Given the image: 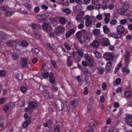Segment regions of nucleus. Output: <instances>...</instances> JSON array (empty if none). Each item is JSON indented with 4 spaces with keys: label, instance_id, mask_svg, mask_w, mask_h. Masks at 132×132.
<instances>
[{
    "label": "nucleus",
    "instance_id": "nucleus-1",
    "mask_svg": "<svg viewBox=\"0 0 132 132\" xmlns=\"http://www.w3.org/2000/svg\"><path fill=\"white\" fill-rule=\"evenodd\" d=\"M56 108L58 111H61L64 110L65 111H69V109L68 106H65L63 102L61 101H59L56 104Z\"/></svg>",
    "mask_w": 132,
    "mask_h": 132
},
{
    "label": "nucleus",
    "instance_id": "nucleus-2",
    "mask_svg": "<svg viewBox=\"0 0 132 132\" xmlns=\"http://www.w3.org/2000/svg\"><path fill=\"white\" fill-rule=\"evenodd\" d=\"M118 12L120 14H123L125 15H127L129 14V17L130 18L129 20L130 21H132V12L129 14L130 11L128 9L125 7L119 9L118 10Z\"/></svg>",
    "mask_w": 132,
    "mask_h": 132
},
{
    "label": "nucleus",
    "instance_id": "nucleus-3",
    "mask_svg": "<svg viewBox=\"0 0 132 132\" xmlns=\"http://www.w3.org/2000/svg\"><path fill=\"white\" fill-rule=\"evenodd\" d=\"M42 28L46 32H49L52 30V28L51 25L47 23H43Z\"/></svg>",
    "mask_w": 132,
    "mask_h": 132
},
{
    "label": "nucleus",
    "instance_id": "nucleus-4",
    "mask_svg": "<svg viewBox=\"0 0 132 132\" xmlns=\"http://www.w3.org/2000/svg\"><path fill=\"white\" fill-rule=\"evenodd\" d=\"M84 58L85 60L87 61L88 65L90 66H92L93 65V60L91 57L89 56L88 54H85Z\"/></svg>",
    "mask_w": 132,
    "mask_h": 132
},
{
    "label": "nucleus",
    "instance_id": "nucleus-5",
    "mask_svg": "<svg viewBox=\"0 0 132 132\" xmlns=\"http://www.w3.org/2000/svg\"><path fill=\"white\" fill-rule=\"evenodd\" d=\"M108 3V0H101V4H98L100 8H102L103 10L107 9L108 8L107 5Z\"/></svg>",
    "mask_w": 132,
    "mask_h": 132
},
{
    "label": "nucleus",
    "instance_id": "nucleus-6",
    "mask_svg": "<svg viewBox=\"0 0 132 132\" xmlns=\"http://www.w3.org/2000/svg\"><path fill=\"white\" fill-rule=\"evenodd\" d=\"M125 119L127 124L132 127V114H127L125 118Z\"/></svg>",
    "mask_w": 132,
    "mask_h": 132
},
{
    "label": "nucleus",
    "instance_id": "nucleus-7",
    "mask_svg": "<svg viewBox=\"0 0 132 132\" xmlns=\"http://www.w3.org/2000/svg\"><path fill=\"white\" fill-rule=\"evenodd\" d=\"M65 28L64 27L62 26H58L56 28L55 31V34L56 35H58L59 33L61 32H64L65 31Z\"/></svg>",
    "mask_w": 132,
    "mask_h": 132
},
{
    "label": "nucleus",
    "instance_id": "nucleus-8",
    "mask_svg": "<svg viewBox=\"0 0 132 132\" xmlns=\"http://www.w3.org/2000/svg\"><path fill=\"white\" fill-rule=\"evenodd\" d=\"M74 58V57H72L70 56H67V64L68 66L70 67L71 66L73 65V60Z\"/></svg>",
    "mask_w": 132,
    "mask_h": 132
},
{
    "label": "nucleus",
    "instance_id": "nucleus-9",
    "mask_svg": "<svg viewBox=\"0 0 132 132\" xmlns=\"http://www.w3.org/2000/svg\"><path fill=\"white\" fill-rule=\"evenodd\" d=\"M103 57L105 60L108 61L112 60L113 57L111 54L108 53H105L104 54Z\"/></svg>",
    "mask_w": 132,
    "mask_h": 132
},
{
    "label": "nucleus",
    "instance_id": "nucleus-10",
    "mask_svg": "<svg viewBox=\"0 0 132 132\" xmlns=\"http://www.w3.org/2000/svg\"><path fill=\"white\" fill-rule=\"evenodd\" d=\"M108 35L112 37H114L116 39H119L121 37V35L120 33H109Z\"/></svg>",
    "mask_w": 132,
    "mask_h": 132
},
{
    "label": "nucleus",
    "instance_id": "nucleus-11",
    "mask_svg": "<svg viewBox=\"0 0 132 132\" xmlns=\"http://www.w3.org/2000/svg\"><path fill=\"white\" fill-rule=\"evenodd\" d=\"M30 105L31 107V109L33 110L36 109V107H37L39 103L36 101H34L32 102H30Z\"/></svg>",
    "mask_w": 132,
    "mask_h": 132
},
{
    "label": "nucleus",
    "instance_id": "nucleus-12",
    "mask_svg": "<svg viewBox=\"0 0 132 132\" xmlns=\"http://www.w3.org/2000/svg\"><path fill=\"white\" fill-rule=\"evenodd\" d=\"M117 29L118 33H120L121 36V33H123L125 30L124 27L123 25H120L117 27Z\"/></svg>",
    "mask_w": 132,
    "mask_h": 132
},
{
    "label": "nucleus",
    "instance_id": "nucleus-13",
    "mask_svg": "<svg viewBox=\"0 0 132 132\" xmlns=\"http://www.w3.org/2000/svg\"><path fill=\"white\" fill-rule=\"evenodd\" d=\"M112 63L111 62H107L106 64V70L109 72H111L112 71Z\"/></svg>",
    "mask_w": 132,
    "mask_h": 132
},
{
    "label": "nucleus",
    "instance_id": "nucleus-14",
    "mask_svg": "<svg viewBox=\"0 0 132 132\" xmlns=\"http://www.w3.org/2000/svg\"><path fill=\"white\" fill-rule=\"evenodd\" d=\"M30 102L28 103L27 107L25 108L24 109L25 111L29 114H31L33 112V110L31 109V107L30 105Z\"/></svg>",
    "mask_w": 132,
    "mask_h": 132
},
{
    "label": "nucleus",
    "instance_id": "nucleus-15",
    "mask_svg": "<svg viewBox=\"0 0 132 132\" xmlns=\"http://www.w3.org/2000/svg\"><path fill=\"white\" fill-rule=\"evenodd\" d=\"M110 45V42L108 38H104V40L101 42V45L103 46H106Z\"/></svg>",
    "mask_w": 132,
    "mask_h": 132
},
{
    "label": "nucleus",
    "instance_id": "nucleus-16",
    "mask_svg": "<svg viewBox=\"0 0 132 132\" xmlns=\"http://www.w3.org/2000/svg\"><path fill=\"white\" fill-rule=\"evenodd\" d=\"M130 53L127 52L125 55V61L127 63H129L130 59Z\"/></svg>",
    "mask_w": 132,
    "mask_h": 132
},
{
    "label": "nucleus",
    "instance_id": "nucleus-17",
    "mask_svg": "<svg viewBox=\"0 0 132 132\" xmlns=\"http://www.w3.org/2000/svg\"><path fill=\"white\" fill-rule=\"evenodd\" d=\"M21 64L23 67H26L27 64L28 59L24 57H22L21 58Z\"/></svg>",
    "mask_w": 132,
    "mask_h": 132
},
{
    "label": "nucleus",
    "instance_id": "nucleus-18",
    "mask_svg": "<svg viewBox=\"0 0 132 132\" xmlns=\"http://www.w3.org/2000/svg\"><path fill=\"white\" fill-rule=\"evenodd\" d=\"M96 124V121L93 119H91L89 121V126L90 127H95Z\"/></svg>",
    "mask_w": 132,
    "mask_h": 132
},
{
    "label": "nucleus",
    "instance_id": "nucleus-19",
    "mask_svg": "<svg viewBox=\"0 0 132 132\" xmlns=\"http://www.w3.org/2000/svg\"><path fill=\"white\" fill-rule=\"evenodd\" d=\"M15 41L14 40H10L7 42L6 44L8 46H14V44L15 43Z\"/></svg>",
    "mask_w": 132,
    "mask_h": 132
},
{
    "label": "nucleus",
    "instance_id": "nucleus-20",
    "mask_svg": "<svg viewBox=\"0 0 132 132\" xmlns=\"http://www.w3.org/2000/svg\"><path fill=\"white\" fill-rule=\"evenodd\" d=\"M103 31L105 34H108L110 32V29L108 28V27L107 25H104L103 27Z\"/></svg>",
    "mask_w": 132,
    "mask_h": 132
},
{
    "label": "nucleus",
    "instance_id": "nucleus-21",
    "mask_svg": "<svg viewBox=\"0 0 132 132\" xmlns=\"http://www.w3.org/2000/svg\"><path fill=\"white\" fill-rule=\"evenodd\" d=\"M121 71L123 72H126L127 73H129L130 72V71L129 69L127 68V65L123 66L121 69Z\"/></svg>",
    "mask_w": 132,
    "mask_h": 132
},
{
    "label": "nucleus",
    "instance_id": "nucleus-22",
    "mask_svg": "<svg viewBox=\"0 0 132 132\" xmlns=\"http://www.w3.org/2000/svg\"><path fill=\"white\" fill-rule=\"evenodd\" d=\"M71 104L74 108H76L77 106L78 105L79 103L77 101L73 100L71 102Z\"/></svg>",
    "mask_w": 132,
    "mask_h": 132
},
{
    "label": "nucleus",
    "instance_id": "nucleus-23",
    "mask_svg": "<svg viewBox=\"0 0 132 132\" xmlns=\"http://www.w3.org/2000/svg\"><path fill=\"white\" fill-rule=\"evenodd\" d=\"M15 48L17 51H20L22 49L21 43L20 44H16L15 45Z\"/></svg>",
    "mask_w": 132,
    "mask_h": 132
},
{
    "label": "nucleus",
    "instance_id": "nucleus-24",
    "mask_svg": "<svg viewBox=\"0 0 132 132\" xmlns=\"http://www.w3.org/2000/svg\"><path fill=\"white\" fill-rule=\"evenodd\" d=\"M12 57L13 60H17L19 59V56L16 53H14L12 55Z\"/></svg>",
    "mask_w": 132,
    "mask_h": 132
},
{
    "label": "nucleus",
    "instance_id": "nucleus-25",
    "mask_svg": "<svg viewBox=\"0 0 132 132\" xmlns=\"http://www.w3.org/2000/svg\"><path fill=\"white\" fill-rule=\"evenodd\" d=\"M31 123V120H29V121L26 120L25 122H24L22 125V126L24 128H27L28 127L29 125Z\"/></svg>",
    "mask_w": 132,
    "mask_h": 132
},
{
    "label": "nucleus",
    "instance_id": "nucleus-26",
    "mask_svg": "<svg viewBox=\"0 0 132 132\" xmlns=\"http://www.w3.org/2000/svg\"><path fill=\"white\" fill-rule=\"evenodd\" d=\"M49 80L50 82L53 84H55V80L54 77L53 76H51L50 77Z\"/></svg>",
    "mask_w": 132,
    "mask_h": 132
},
{
    "label": "nucleus",
    "instance_id": "nucleus-27",
    "mask_svg": "<svg viewBox=\"0 0 132 132\" xmlns=\"http://www.w3.org/2000/svg\"><path fill=\"white\" fill-rule=\"evenodd\" d=\"M21 45L22 46V49L23 48V47H27L29 45V43H28V42L25 41V40H23L22 42H21Z\"/></svg>",
    "mask_w": 132,
    "mask_h": 132
},
{
    "label": "nucleus",
    "instance_id": "nucleus-28",
    "mask_svg": "<svg viewBox=\"0 0 132 132\" xmlns=\"http://www.w3.org/2000/svg\"><path fill=\"white\" fill-rule=\"evenodd\" d=\"M121 82V79L120 78H117L116 79L115 81L113 83V85L114 86H116V85H119Z\"/></svg>",
    "mask_w": 132,
    "mask_h": 132
},
{
    "label": "nucleus",
    "instance_id": "nucleus-29",
    "mask_svg": "<svg viewBox=\"0 0 132 132\" xmlns=\"http://www.w3.org/2000/svg\"><path fill=\"white\" fill-rule=\"evenodd\" d=\"M99 45V43L97 41H94L92 43V46L94 47H97Z\"/></svg>",
    "mask_w": 132,
    "mask_h": 132
},
{
    "label": "nucleus",
    "instance_id": "nucleus-30",
    "mask_svg": "<svg viewBox=\"0 0 132 132\" xmlns=\"http://www.w3.org/2000/svg\"><path fill=\"white\" fill-rule=\"evenodd\" d=\"M6 39V37L5 35L3 34H0V42L1 43L3 40Z\"/></svg>",
    "mask_w": 132,
    "mask_h": 132
},
{
    "label": "nucleus",
    "instance_id": "nucleus-31",
    "mask_svg": "<svg viewBox=\"0 0 132 132\" xmlns=\"http://www.w3.org/2000/svg\"><path fill=\"white\" fill-rule=\"evenodd\" d=\"M93 32L95 35H98L100 33V31L98 29L95 28L93 30Z\"/></svg>",
    "mask_w": 132,
    "mask_h": 132
},
{
    "label": "nucleus",
    "instance_id": "nucleus-32",
    "mask_svg": "<svg viewBox=\"0 0 132 132\" xmlns=\"http://www.w3.org/2000/svg\"><path fill=\"white\" fill-rule=\"evenodd\" d=\"M92 23V21L88 19V20H87L85 21V24L87 27H88L90 26Z\"/></svg>",
    "mask_w": 132,
    "mask_h": 132
},
{
    "label": "nucleus",
    "instance_id": "nucleus-33",
    "mask_svg": "<svg viewBox=\"0 0 132 132\" xmlns=\"http://www.w3.org/2000/svg\"><path fill=\"white\" fill-rule=\"evenodd\" d=\"M50 62L55 68H57V65L55 61H54V60H50Z\"/></svg>",
    "mask_w": 132,
    "mask_h": 132
},
{
    "label": "nucleus",
    "instance_id": "nucleus-34",
    "mask_svg": "<svg viewBox=\"0 0 132 132\" xmlns=\"http://www.w3.org/2000/svg\"><path fill=\"white\" fill-rule=\"evenodd\" d=\"M40 16L41 17V18L39 19V22H43V21H44L46 19V17L45 14H43L40 15Z\"/></svg>",
    "mask_w": 132,
    "mask_h": 132
},
{
    "label": "nucleus",
    "instance_id": "nucleus-35",
    "mask_svg": "<svg viewBox=\"0 0 132 132\" xmlns=\"http://www.w3.org/2000/svg\"><path fill=\"white\" fill-rule=\"evenodd\" d=\"M66 19L64 18H61L60 19V23L61 24L64 25L66 24Z\"/></svg>",
    "mask_w": 132,
    "mask_h": 132
},
{
    "label": "nucleus",
    "instance_id": "nucleus-36",
    "mask_svg": "<svg viewBox=\"0 0 132 132\" xmlns=\"http://www.w3.org/2000/svg\"><path fill=\"white\" fill-rule=\"evenodd\" d=\"M83 17L82 15L81 14H78L76 18V20L77 21H79L81 19H82Z\"/></svg>",
    "mask_w": 132,
    "mask_h": 132
},
{
    "label": "nucleus",
    "instance_id": "nucleus-37",
    "mask_svg": "<svg viewBox=\"0 0 132 132\" xmlns=\"http://www.w3.org/2000/svg\"><path fill=\"white\" fill-rule=\"evenodd\" d=\"M105 70L104 68H97V72L100 74H102L104 72Z\"/></svg>",
    "mask_w": 132,
    "mask_h": 132
},
{
    "label": "nucleus",
    "instance_id": "nucleus-38",
    "mask_svg": "<svg viewBox=\"0 0 132 132\" xmlns=\"http://www.w3.org/2000/svg\"><path fill=\"white\" fill-rule=\"evenodd\" d=\"M20 90L22 92L25 94L27 90V89L26 87L22 86L20 87Z\"/></svg>",
    "mask_w": 132,
    "mask_h": 132
},
{
    "label": "nucleus",
    "instance_id": "nucleus-39",
    "mask_svg": "<svg viewBox=\"0 0 132 132\" xmlns=\"http://www.w3.org/2000/svg\"><path fill=\"white\" fill-rule=\"evenodd\" d=\"M95 54L96 57L97 59L100 58L102 56L100 53L97 51H96V52L95 53Z\"/></svg>",
    "mask_w": 132,
    "mask_h": 132
},
{
    "label": "nucleus",
    "instance_id": "nucleus-40",
    "mask_svg": "<svg viewBox=\"0 0 132 132\" xmlns=\"http://www.w3.org/2000/svg\"><path fill=\"white\" fill-rule=\"evenodd\" d=\"M24 117L25 118L26 121H29V120H31L30 118L28 116V114L27 113V112H26L24 114Z\"/></svg>",
    "mask_w": 132,
    "mask_h": 132
},
{
    "label": "nucleus",
    "instance_id": "nucleus-41",
    "mask_svg": "<svg viewBox=\"0 0 132 132\" xmlns=\"http://www.w3.org/2000/svg\"><path fill=\"white\" fill-rule=\"evenodd\" d=\"M60 128L59 126H56L54 128V132H60Z\"/></svg>",
    "mask_w": 132,
    "mask_h": 132
},
{
    "label": "nucleus",
    "instance_id": "nucleus-42",
    "mask_svg": "<svg viewBox=\"0 0 132 132\" xmlns=\"http://www.w3.org/2000/svg\"><path fill=\"white\" fill-rule=\"evenodd\" d=\"M64 46L68 50H70L71 49V47L70 46L69 44H68L67 42H65L64 43Z\"/></svg>",
    "mask_w": 132,
    "mask_h": 132
},
{
    "label": "nucleus",
    "instance_id": "nucleus-43",
    "mask_svg": "<svg viewBox=\"0 0 132 132\" xmlns=\"http://www.w3.org/2000/svg\"><path fill=\"white\" fill-rule=\"evenodd\" d=\"M82 34L81 32L80 31H78L76 34V36L77 38H81Z\"/></svg>",
    "mask_w": 132,
    "mask_h": 132
},
{
    "label": "nucleus",
    "instance_id": "nucleus-44",
    "mask_svg": "<svg viewBox=\"0 0 132 132\" xmlns=\"http://www.w3.org/2000/svg\"><path fill=\"white\" fill-rule=\"evenodd\" d=\"M77 53L80 56H82L84 54L83 51L82 50H78Z\"/></svg>",
    "mask_w": 132,
    "mask_h": 132
},
{
    "label": "nucleus",
    "instance_id": "nucleus-45",
    "mask_svg": "<svg viewBox=\"0 0 132 132\" xmlns=\"http://www.w3.org/2000/svg\"><path fill=\"white\" fill-rule=\"evenodd\" d=\"M13 12H10V11H7L5 12V15L6 16H10L11 15H13Z\"/></svg>",
    "mask_w": 132,
    "mask_h": 132
},
{
    "label": "nucleus",
    "instance_id": "nucleus-46",
    "mask_svg": "<svg viewBox=\"0 0 132 132\" xmlns=\"http://www.w3.org/2000/svg\"><path fill=\"white\" fill-rule=\"evenodd\" d=\"M51 88L52 91L56 92L58 90V88L57 87H55L54 85H52L51 86Z\"/></svg>",
    "mask_w": 132,
    "mask_h": 132
},
{
    "label": "nucleus",
    "instance_id": "nucleus-47",
    "mask_svg": "<svg viewBox=\"0 0 132 132\" xmlns=\"http://www.w3.org/2000/svg\"><path fill=\"white\" fill-rule=\"evenodd\" d=\"M10 108V106L9 105H5L3 108V110L4 112H6L7 110H9Z\"/></svg>",
    "mask_w": 132,
    "mask_h": 132
},
{
    "label": "nucleus",
    "instance_id": "nucleus-48",
    "mask_svg": "<svg viewBox=\"0 0 132 132\" xmlns=\"http://www.w3.org/2000/svg\"><path fill=\"white\" fill-rule=\"evenodd\" d=\"M125 95L127 97H130L131 95V94L129 91H126L125 92Z\"/></svg>",
    "mask_w": 132,
    "mask_h": 132
},
{
    "label": "nucleus",
    "instance_id": "nucleus-49",
    "mask_svg": "<svg viewBox=\"0 0 132 132\" xmlns=\"http://www.w3.org/2000/svg\"><path fill=\"white\" fill-rule=\"evenodd\" d=\"M63 11L65 13L67 14H69L70 13V11L68 8H64L63 10Z\"/></svg>",
    "mask_w": 132,
    "mask_h": 132
},
{
    "label": "nucleus",
    "instance_id": "nucleus-50",
    "mask_svg": "<svg viewBox=\"0 0 132 132\" xmlns=\"http://www.w3.org/2000/svg\"><path fill=\"white\" fill-rule=\"evenodd\" d=\"M90 37H89L88 36H84V40L85 42L87 43V42H89L90 40Z\"/></svg>",
    "mask_w": 132,
    "mask_h": 132
},
{
    "label": "nucleus",
    "instance_id": "nucleus-51",
    "mask_svg": "<svg viewBox=\"0 0 132 132\" xmlns=\"http://www.w3.org/2000/svg\"><path fill=\"white\" fill-rule=\"evenodd\" d=\"M84 91L83 92V94L84 95H87L88 93V88L87 87H85L84 88Z\"/></svg>",
    "mask_w": 132,
    "mask_h": 132
},
{
    "label": "nucleus",
    "instance_id": "nucleus-52",
    "mask_svg": "<svg viewBox=\"0 0 132 132\" xmlns=\"http://www.w3.org/2000/svg\"><path fill=\"white\" fill-rule=\"evenodd\" d=\"M117 23V21L116 19H113L110 21V23L111 26L114 25Z\"/></svg>",
    "mask_w": 132,
    "mask_h": 132
},
{
    "label": "nucleus",
    "instance_id": "nucleus-53",
    "mask_svg": "<svg viewBox=\"0 0 132 132\" xmlns=\"http://www.w3.org/2000/svg\"><path fill=\"white\" fill-rule=\"evenodd\" d=\"M23 78L22 74H18L17 76V79L18 80H21Z\"/></svg>",
    "mask_w": 132,
    "mask_h": 132
},
{
    "label": "nucleus",
    "instance_id": "nucleus-54",
    "mask_svg": "<svg viewBox=\"0 0 132 132\" xmlns=\"http://www.w3.org/2000/svg\"><path fill=\"white\" fill-rule=\"evenodd\" d=\"M46 46L48 48L49 50H53V48L51 46V44H50V43H47L46 44Z\"/></svg>",
    "mask_w": 132,
    "mask_h": 132
},
{
    "label": "nucleus",
    "instance_id": "nucleus-55",
    "mask_svg": "<svg viewBox=\"0 0 132 132\" xmlns=\"http://www.w3.org/2000/svg\"><path fill=\"white\" fill-rule=\"evenodd\" d=\"M112 118H109L107 119L106 123L107 125L110 124L111 122Z\"/></svg>",
    "mask_w": 132,
    "mask_h": 132
},
{
    "label": "nucleus",
    "instance_id": "nucleus-56",
    "mask_svg": "<svg viewBox=\"0 0 132 132\" xmlns=\"http://www.w3.org/2000/svg\"><path fill=\"white\" fill-rule=\"evenodd\" d=\"M110 19L109 18H106V16H105V18H104V21L105 23L106 24H107L109 23L110 21Z\"/></svg>",
    "mask_w": 132,
    "mask_h": 132
},
{
    "label": "nucleus",
    "instance_id": "nucleus-57",
    "mask_svg": "<svg viewBox=\"0 0 132 132\" xmlns=\"http://www.w3.org/2000/svg\"><path fill=\"white\" fill-rule=\"evenodd\" d=\"M100 101L101 103H104L105 101V97L104 95L101 96L100 98Z\"/></svg>",
    "mask_w": 132,
    "mask_h": 132
},
{
    "label": "nucleus",
    "instance_id": "nucleus-58",
    "mask_svg": "<svg viewBox=\"0 0 132 132\" xmlns=\"http://www.w3.org/2000/svg\"><path fill=\"white\" fill-rule=\"evenodd\" d=\"M40 8L39 7L36 6L34 8V11L35 13H38L39 11Z\"/></svg>",
    "mask_w": 132,
    "mask_h": 132
},
{
    "label": "nucleus",
    "instance_id": "nucleus-59",
    "mask_svg": "<svg viewBox=\"0 0 132 132\" xmlns=\"http://www.w3.org/2000/svg\"><path fill=\"white\" fill-rule=\"evenodd\" d=\"M127 22V20L126 19H121L120 20V23L121 24H124Z\"/></svg>",
    "mask_w": 132,
    "mask_h": 132
},
{
    "label": "nucleus",
    "instance_id": "nucleus-60",
    "mask_svg": "<svg viewBox=\"0 0 132 132\" xmlns=\"http://www.w3.org/2000/svg\"><path fill=\"white\" fill-rule=\"evenodd\" d=\"M107 86L105 82H103L102 85V88L103 90H105L106 89Z\"/></svg>",
    "mask_w": 132,
    "mask_h": 132
},
{
    "label": "nucleus",
    "instance_id": "nucleus-61",
    "mask_svg": "<svg viewBox=\"0 0 132 132\" xmlns=\"http://www.w3.org/2000/svg\"><path fill=\"white\" fill-rule=\"evenodd\" d=\"M50 75L49 72H45L43 75V76L44 78H48Z\"/></svg>",
    "mask_w": 132,
    "mask_h": 132
},
{
    "label": "nucleus",
    "instance_id": "nucleus-62",
    "mask_svg": "<svg viewBox=\"0 0 132 132\" xmlns=\"http://www.w3.org/2000/svg\"><path fill=\"white\" fill-rule=\"evenodd\" d=\"M81 63L84 66L87 67L88 65V64L87 63V61L86 60H83L82 62Z\"/></svg>",
    "mask_w": 132,
    "mask_h": 132
},
{
    "label": "nucleus",
    "instance_id": "nucleus-63",
    "mask_svg": "<svg viewBox=\"0 0 132 132\" xmlns=\"http://www.w3.org/2000/svg\"><path fill=\"white\" fill-rule=\"evenodd\" d=\"M31 28L33 29H35L37 28V26L36 24L33 23L31 24Z\"/></svg>",
    "mask_w": 132,
    "mask_h": 132
},
{
    "label": "nucleus",
    "instance_id": "nucleus-64",
    "mask_svg": "<svg viewBox=\"0 0 132 132\" xmlns=\"http://www.w3.org/2000/svg\"><path fill=\"white\" fill-rule=\"evenodd\" d=\"M114 130V127H110L108 129V132H113Z\"/></svg>",
    "mask_w": 132,
    "mask_h": 132
}]
</instances>
